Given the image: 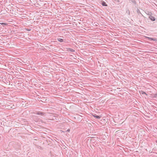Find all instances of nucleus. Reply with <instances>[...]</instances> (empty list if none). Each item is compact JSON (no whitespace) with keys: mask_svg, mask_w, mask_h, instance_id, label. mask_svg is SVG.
<instances>
[{"mask_svg":"<svg viewBox=\"0 0 157 157\" xmlns=\"http://www.w3.org/2000/svg\"><path fill=\"white\" fill-rule=\"evenodd\" d=\"M70 131V129H68V130H67V132H69Z\"/></svg>","mask_w":157,"mask_h":157,"instance_id":"nucleus-10","label":"nucleus"},{"mask_svg":"<svg viewBox=\"0 0 157 157\" xmlns=\"http://www.w3.org/2000/svg\"><path fill=\"white\" fill-rule=\"evenodd\" d=\"M156 143H157V140L156 141Z\"/></svg>","mask_w":157,"mask_h":157,"instance_id":"nucleus-12","label":"nucleus"},{"mask_svg":"<svg viewBox=\"0 0 157 157\" xmlns=\"http://www.w3.org/2000/svg\"><path fill=\"white\" fill-rule=\"evenodd\" d=\"M28 30V31H29L30 30H29V29H28V30Z\"/></svg>","mask_w":157,"mask_h":157,"instance_id":"nucleus-11","label":"nucleus"},{"mask_svg":"<svg viewBox=\"0 0 157 157\" xmlns=\"http://www.w3.org/2000/svg\"><path fill=\"white\" fill-rule=\"evenodd\" d=\"M149 18L152 21H155V17L151 15H150L149 16Z\"/></svg>","mask_w":157,"mask_h":157,"instance_id":"nucleus-2","label":"nucleus"},{"mask_svg":"<svg viewBox=\"0 0 157 157\" xmlns=\"http://www.w3.org/2000/svg\"><path fill=\"white\" fill-rule=\"evenodd\" d=\"M102 6H107V5L106 4L105 2L104 1H103L102 2Z\"/></svg>","mask_w":157,"mask_h":157,"instance_id":"nucleus-5","label":"nucleus"},{"mask_svg":"<svg viewBox=\"0 0 157 157\" xmlns=\"http://www.w3.org/2000/svg\"><path fill=\"white\" fill-rule=\"evenodd\" d=\"M94 117H96L97 119H100V117L99 116H98V115H95V116H94Z\"/></svg>","mask_w":157,"mask_h":157,"instance_id":"nucleus-7","label":"nucleus"},{"mask_svg":"<svg viewBox=\"0 0 157 157\" xmlns=\"http://www.w3.org/2000/svg\"><path fill=\"white\" fill-rule=\"evenodd\" d=\"M0 24L1 25H6V24L5 23H0Z\"/></svg>","mask_w":157,"mask_h":157,"instance_id":"nucleus-9","label":"nucleus"},{"mask_svg":"<svg viewBox=\"0 0 157 157\" xmlns=\"http://www.w3.org/2000/svg\"><path fill=\"white\" fill-rule=\"evenodd\" d=\"M126 13H127L128 14H130V12L129 10H128L126 11Z\"/></svg>","mask_w":157,"mask_h":157,"instance_id":"nucleus-8","label":"nucleus"},{"mask_svg":"<svg viewBox=\"0 0 157 157\" xmlns=\"http://www.w3.org/2000/svg\"><path fill=\"white\" fill-rule=\"evenodd\" d=\"M67 50L68 51H69L71 52H73L75 51L73 49L70 48H67Z\"/></svg>","mask_w":157,"mask_h":157,"instance_id":"nucleus-4","label":"nucleus"},{"mask_svg":"<svg viewBox=\"0 0 157 157\" xmlns=\"http://www.w3.org/2000/svg\"><path fill=\"white\" fill-rule=\"evenodd\" d=\"M57 40L59 41L60 42H63V40L62 39L60 38H58L57 39Z\"/></svg>","mask_w":157,"mask_h":157,"instance_id":"nucleus-6","label":"nucleus"},{"mask_svg":"<svg viewBox=\"0 0 157 157\" xmlns=\"http://www.w3.org/2000/svg\"><path fill=\"white\" fill-rule=\"evenodd\" d=\"M36 114H37L40 115H41L42 116L44 115L45 114L44 113L42 112H40V111H39V112H37Z\"/></svg>","mask_w":157,"mask_h":157,"instance_id":"nucleus-3","label":"nucleus"},{"mask_svg":"<svg viewBox=\"0 0 157 157\" xmlns=\"http://www.w3.org/2000/svg\"><path fill=\"white\" fill-rule=\"evenodd\" d=\"M147 38L148 40H151H151H153V41H156L157 40V39L155 38H151V37H147Z\"/></svg>","mask_w":157,"mask_h":157,"instance_id":"nucleus-1","label":"nucleus"}]
</instances>
